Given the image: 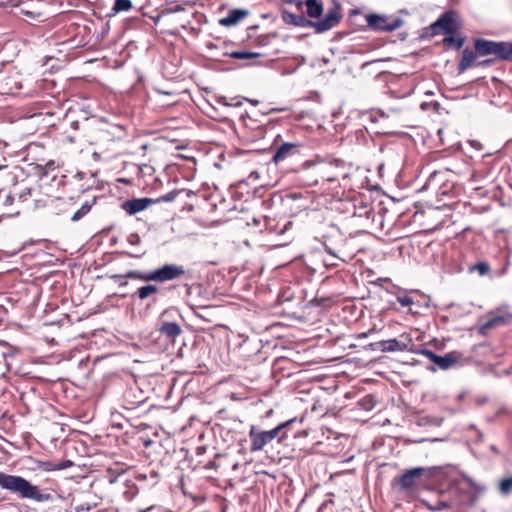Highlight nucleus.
Masks as SVG:
<instances>
[{"instance_id": "obj_1", "label": "nucleus", "mask_w": 512, "mask_h": 512, "mask_svg": "<svg viewBox=\"0 0 512 512\" xmlns=\"http://www.w3.org/2000/svg\"><path fill=\"white\" fill-rule=\"evenodd\" d=\"M36 187H29L28 180L24 178V172L19 166H4L0 168V207L5 209L0 214L4 215L19 214V211H13L10 207L15 198L18 202H28L27 194L37 193Z\"/></svg>"}, {"instance_id": "obj_2", "label": "nucleus", "mask_w": 512, "mask_h": 512, "mask_svg": "<svg viewBox=\"0 0 512 512\" xmlns=\"http://www.w3.org/2000/svg\"><path fill=\"white\" fill-rule=\"evenodd\" d=\"M185 269L183 266L175 265V264H165L162 267L142 272L137 270H129L125 274H112L109 275V278L114 280L119 286H126L128 283L126 278L137 279L144 282H167L175 279H179L185 275Z\"/></svg>"}, {"instance_id": "obj_3", "label": "nucleus", "mask_w": 512, "mask_h": 512, "mask_svg": "<svg viewBox=\"0 0 512 512\" xmlns=\"http://www.w3.org/2000/svg\"><path fill=\"white\" fill-rule=\"evenodd\" d=\"M0 487L17 494L22 499H30L35 502H48L53 499L50 493L40 490L38 486L33 485L27 479L1 471Z\"/></svg>"}, {"instance_id": "obj_4", "label": "nucleus", "mask_w": 512, "mask_h": 512, "mask_svg": "<svg viewBox=\"0 0 512 512\" xmlns=\"http://www.w3.org/2000/svg\"><path fill=\"white\" fill-rule=\"evenodd\" d=\"M342 19L341 7L335 5L328 9L322 20H311L302 15H294L290 13V24L311 27L316 33H324L336 27Z\"/></svg>"}, {"instance_id": "obj_5", "label": "nucleus", "mask_w": 512, "mask_h": 512, "mask_svg": "<svg viewBox=\"0 0 512 512\" xmlns=\"http://www.w3.org/2000/svg\"><path fill=\"white\" fill-rule=\"evenodd\" d=\"M338 175L335 169L325 162H314L303 171V175L298 177L299 185L310 187L313 185L324 184L325 182L337 181Z\"/></svg>"}, {"instance_id": "obj_6", "label": "nucleus", "mask_w": 512, "mask_h": 512, "mask_svg": "<svg viewBox=\"0 0 512 512\" xmlns=\"http://www.w3.org/2000/svg\"><path fill=\"white\" fill-rule=\"evenodd\" d=\"M462 28L457 12L448 10L442 13L439 18L425 29V35L434 37L440 34H455Z\"/></svg>"}, {"instance_id": "obj_7", "label": "nucleus", "mask_w": 512, "mask_h": 512, "mask_svg": "<svg viewBox=\"0 0 512 512\" xmlns=\"http://www.w3.org/2000/svg\"><path fill=\"white\" fill-rule=\"evenodd\" d=\"M185 13V8L181 5L169 4L159 12L154 22L158 24L159 21L166 20L168 23L176 25V27L186 28L190 24V21L184 16Z\"/></svg>"}, {"instance_id": "obj_8", "label": "nucleus", "mask_w": 512, "mask_h": 512, "mask_svg": "<svg viewBox=\"0 0 512 512\" xmlns=\"http://www.w3.org/2000/svg\"><path fill=\"white\" fill-rule=\"evenodd\" d=\"M43 147L39 144H30L27 148L26 160H31L30 165H34L35 172L38 176L44 177L49 171L56 169L55 161L52 159H46L44 157L37 158L36 154Z\"/></svg>"}, {"instance_id": "obj_9", "label": "nucleus", "mask_w": 512, "mask_h": 512, "mask_svg": "<svg viewBox=\"0 0 512 512\" xmlns=\"http://www.w3.org/2000/svg\"><path fill=\"white\" fill-rule=\"evenodd\" d=\"M318 321V315L312 316L311 308H306L303 311L302 315H297L296 313L290 314V329L293 331L290 332V337L298 338L296 332L298 330H304L308 332L309 328L314 326Z\"/></svg>"}, {"instance_id": "obj_10", "label": "nucleus", "mask_w": 512, "mask_h": 512, "mask_svg": "<svg viewBox=\"0 0 512 512\" xmlns=\"http://www.w3.org/2000/svg\"><path fill=\"white\" fill-rule=\"evenodd\" d=\"M382 352L409 351L416 352L415 344L408 334H402L400 339L379 341L374 344Z\"/></svg>"}, {"instance_id": "obj_11", "label": "nucleus", "mask_w": 512, "mask_h": 512, "mask_svg": "<svg viewBox=\"0 0 512 512\" xmlns=\"http://www.w3.org/2000/svg\"><path fill=\"white\" fill-rule=\"evenodd\" d=\"M288 425V422H285L281 426H278L270 431H258L255 427H252L249 432V437L251 440L250 451L255 452L261 450L268 442L277 437L279 430L282 427Z\"/></svg>"}, {"instance_id": "obj_12", "label": "nucleus", "mask_w": 512, "mask_h": 512, "mask_svg": "<svg viewBox=\"0 0 512 512\" xmlns=\"http://www.w3.org/2000/svg\"><path fill=\"white\" fill-rule=\"evenodd\" d=\"M314 162L304 159L300 154V150L297 146L290 143V174H293L292 181L299 185L298 177L303 175V171L313 165ZM291 181V178H290Z\"/></svg>"}, {"instance_id": "obj_13", "label": "nucleus", "mask_w": 512, "mask_h": 512, "mask_svg": "<svg viewBox=\"0 0 512 512\" xmlns=\"http://www.w3.org/2000/svg\"><path fill=\"white\" fill-rule=\"evenodd\" d=\"M368 26L374 30L379 31H394L401 27L402 20L399 18H392L389 16H381L376 14H370L366 17Z\"/></svg>"}, {"instance_id": "obj_14", "label": "nucleus", "mask_w": 512, "mask_h": 512, "mask_svg": "<svg viewBox=\"0 0 512 512\" xmlns=\"http://www.w3.org/2000/svg\"><path fill=\"white\" fill-rule=\"evenodd\" d=\"M119 132H122V128L116 125H110L106 128L99 129L97 131L95 140L92 143L95 145L108 147L110 143H114L122 139V136L118 135Z\"/></svg>"}, {"instance_id": "obj_15", "label": "nucleus", "mask_w": 512, "mask_h": 512, "mask_svg": "<svg viewBox=\"0 0 512 512\" xmlns=\"http://www.w3.org/2000/svg\"><path fill=\"white\" fill-rule=\"evenodd\" d=\"M94 202V200L91 203L86 201L80 207H76V203L71 200L62 201L60 204L64 207L63 213L68 214L71 221L77 222L90 212Z\"/></svg>"}, {"instance_id": "obj_16", "label": "nucleus", "mask_w": 512, "mask_h": 512, "mask_svg": "<svg viewBox=\"0 0 512 512\" xmlns=\"http://www.w3.org/2000/svg\"><path fill=\"white\" fill-rule=\"evenodd\" d=\"M29 187H36L37 193L27 194L28 202L27 205L32 209H39L48 206L51 202H53V196L49 195L42 191L41 186L37 183H31L28 181Z\"/></svg>"}, {"instance_id": "obj_17", "label": "nucleus", "mask_w": 512, "mask_h": 512, "mask_svg": "<svg viewBox=\"0 0 512 512\" xmlns=\"http://www.w3.org/2000/svg\"><path fill=\"white\" fill-rule=\"evenodd\" d=\"M424 472V468H412L405 471V473L396 478L395 481L400 485L402 490H411L417 485V482L423 476Z\"/></svg>"}, {"instance_id": "obj_18", "label": "nucleus", "mask_w": 512, "mask_h": 512, "mask_svg": "<svg viewBox=\"0 0 512 512\" xmlns=\"http://www.w3.org/2000/svg\"><path fill=\"white\" fill-rule=\"evenodd\" d=\"M313 203V197L309 191L302 192L290 191V211L296 210V213L306 211Z\"/></svg>"}, {"instance_id": "obj_19", "label": "nucleus", "mask_w": 512, "mask_h": 512, "mask_svg": "<svg viewBox=\"0 0 512 512\" xmlns=\"http://www.w3.org/2000/svg\"><path fill=\"white\" fill-rule=\"evenodd\" d=\"M295 3L298 6L305 5L306 15L311 19L322 20L324 8L321 2L318 0H290V4Z\"/></svg>"}, {"instance_id": "obj_20", "label": "nucleus", "mask_w": 512, "mask_h": 512, "mask_svg": "<svg viewBox=\"0 0 512 512\" xmlns=\"http://www.w3.org/2000/svg\"><path fill=\"white\" fill-rule=\"evenodd\" d=\"M154 200L151 198H134L123 202L122 209L129 215H134L147 209Z\"/></svg>"}, {"instance_id": "obj_21", "label": "nucleus", "mask_w": 512, "mask_h": 512, "mask_svg": "<svg viewBox=\"0 0 512 512\" xmlns=\"http://www.w3.org/2000/svg\"><path fill=\"white\" fill-rule=\"evenodd\" d=\"M290 362H293L299 366L314 363L313 351L308 348H303L302 351L296 350V347L290 346Z\"/></svg>"}, {"instance_id": "obj_22", "label": "nucleus", "mask_w": 512, "mask_h": 512, "mask_svg": "<svg viewBox=\"0 0 512 512\" xmlns=\"http://www.w3.org/2000/svg\"><path fill=\"white\" fill-rule=\"evenodd\" d=\"M249 14L246 9H232L227 16L219 20V24L224 27H231L239 23Z\"/></svg>"}, {"instance_id": "obj_23", "label": "nucleus", "mask_w": 512, "mask_h": 512, "mask_svg": "<svg viewBox=\"0 0 512 512\" xmlns=\"http://www.w3.org/2000/svg\"><path fill=\"white\" fill-rule=\"evenodd\" d=\"M461 359V354L457 351H452L444 356H437L435 364L441 370H448L456 365Z\"/></svg>"}, {"instance_id": "obj_24", "label": "nucleus", "mask_w": 512, "mask_h": 512, "mask_svg": "<svg viewBox=\"0 0 512 512\" xmlns=\"http://www.w3.org/2000/svg\"><path fill=\"white\" fill-rule=\"evenodd\" d=\"M158 331L167 339L174 341L181 333V326L176 322L163 321Z\"/></svg>"}, {"instance_id": "obj_25", "label": "nucleus", "mask_w": 512, "mask_h": 512, "mask_svg": "<svg viewBox=\"0 0 512 512\" xmlns=\"http://www.w3.org/2000/svg\"><path fill=\"white\" fill-rule=\"evenodd\" d=\"M466 38L456 32L455 34H445L441 44L446 49L460 50L465 44Z\"/></svg>"}, {"instance_id": "obj_26", "label": "nucleus", "mask_w": 512, "mask_h": 512, "mask_svg": "<svg viewBox=\"0 0 512 512\" xmlns=\"http://www.w3.org/2000/svg\"><path fill=\"white\" fill-rule=\"evenodd\" d=\"M194 195H195V193L192 190L176 189V190H172V191L160 196L159 198L154 200V203L171 202V201H174L177 197L190 198Z\"/></svg>"}, {"instance_id": "obj_27", "label": "nucleus", "mask_w": 512, "mask_h": 512, "mask_svg": "<svg viewBox=\"0 0 512 512\" xmlns=\"http://www.w3.org/2000/svg\"><path fill=\"white\" fill-rule=\"evenodd\" d=\"M478 53L470 48H465L462 51V58L458 64V71L460 73H463L468 68L472 67L474 65V62L476 60Z\"/></svg>"}, {"instance_id": "obj_28", "label": "nucleus", "mask_w": 512, "mask_h": 512, "mask_svg": "<svg viewBox=\"0 0 512 512\" xmlns=\"http://www.w3.org/2000/svg\"><path fill=\"white\" fill-rule=\"evenodd\" d=\"M496 42L484 39H477L474 43L475 50L480 56L495 54Z\"/></svg>"}, {"instance_id": "obj_29", "label": "nucleus", "mask_w": 512, "mask_h": 512, "mask_svg": "<svg viewBox=\"0 0 512 512\" xmlns=\"http://www.w3.org/2000/svg\"><path fill=\"white\" fill-rule=\"evenodd\" d=\"M159 292V287L153 284H147L145 286L139 287L132 297H136L141 301H144L153 295H156Z\"/></svg>"}, {"instance_id": "obj_30", "label": "nucleus", "mask_w": 512, "mask_h": 512, "mask_svg": "<svg viewBox=\"0 0 512 512\" xmlns=\"http://www.w3.org/2000/svg\"><path fill=\"white\" fill-rule=\"evenodd\" d=\"M494 55L500 59L512 61V43L496 42Z\"/></svg>"}, {"instance_id": "obj_31", "label": "nucleus", "mask_w": 512, "mask_h": 512, "mask_svg": "<svg viewBox=\"0 0 512 512\" xmlns=\"http://www.w3.org/2000/svg\"><path fill=\"white\" fill-rule=\"evenodd\" d=\"M225 55L238 60H251L258 58L261 54L247 50L226 52Z\"/></svg>"}, {"instance_id": "obj_32", "label": "nucleus", "mask_w": 512, "mask_h": 512, "mask_svg": "<svg viewBox=\"0 0 512 512\" xmlns=\"http://www.w3.org/2000/svg\"><path fill=\"white\" fill-rule=\"evenodd\" d=\"M470 272H477L480 276L488 275L490 272V265L485 261L475 263L469 268Z\"/></svg>"}, {"instance_id": "obj_33", "label": "nucleus", "mask_w": 512, "mask_h": 512, "mask_svg": "<svg viewBox=\"0 0 512 512\" xmlns=\"http://www.w3.org/2000/svg\"><path fill=\"white\" fill-rule=\"evenodd\" d=\"M131 9L132 2L130 0H115L112 8L114 13L129 11Z\"/></svg>"}, {"instance_id": "obj_34", "label": "nucleus", "mask_w": 512, "mask_h": 512, "mask_svg": "<svg viewBox=\"0 0 512 512\" xmlns=\"http://www.w3.org/2000/svg\"><path fill=\"white\" fill-rule=\"evenodd\" d=\"M288 156V142H284L280 145V147L277 149L276 153L273 156V161L275 163H279L280 161H283Z\"/></svg>"}, {"instance_id": "obj_35", "label": "nucleus", "mask_w": 512, "mask_h": 512, "mask_svg": "<svg viewBox=\"0 0 512 512\" xmlns=\"http://www.w3.org/2000/svg\"><path fill=\"white\" fill-rule=\"evenodd\" d=\"M354 213L353 215L354 216H358V217H366V218H370L372 212H373V209L370 205L368 204H364V203H361V205L357 208V207H354Z\"/></svg>"}, {"instance_id": "obj_36", "label": "nucleus", "mask_w": 512, "mask_h": 512, "mask_svg": "<svg viewBox=\"0 0 512 512\" xmlns=\"http://www.w3.org/2000/svg\"><path fill=\"white\" fill-rule=\"evenodd\" d=\"M504 323V318L502 316H496L489 320H487L481 327L482 330H490Z\"/></svg>"}, {"instance_id": "obj_37", "label": "nucleus", "mask_w": 512, "mask_h": 512, "mask_svg": "<svg viewBox=\"0 0 512 512\" xmlns=\"http://www.w3.org/2000/svg\"><path fill=\"white\" fill-rule=\"evenodd\" d=\"M499 490L504 495H508L512 492V476L500 481Z\"/></svg>"}, {"instance_id": "obj_38", "label": "nucleus", "mask_w": 512, "mask_h": 512, "mask_svg": "<svg viewBox=\"0 0 512 512\" xmlns=\"http://www.w3.org/2000/svg\"><path fill=\"white\" fill-rule=\"evenodd\" d=\"M425 505L431 511H441L451 507V505L445 501H437L435 504L425 502Z\"/></svg>"}, {"instance_id": "obj_39", "label": "nucleus", "mask_w": 512, "mask_h": 512, "mask_svg": "<svg viewBox=\"0 0 512 512\" xmlns=\"http://www.w3.org/2000/svg\"><path fill=\"white\" fill-rule=\"evenodd\" d=\"M417 354H421L425 357H427L431 362H433L435 364V361H436V358H437V354H435L433 351L431 350H428V349H416V352Z\"/></svg>"}, {"instance_id": "obj_40", "label": "nucleus", "mask_w": 512, "mask_h": 512, "mask_svg": "<svg viewBox=\"0 0 512 512\" xmlns=\"http://www.w3.org/2000/svg\"><path fill=\"white\" fill-rule=\"evenodd\" d=\"M308 408L306 407L304 409V413L301 414L300 418H299V422L302 423L304 421V418H305V413L307 412ZM298 421V416H293V417H290V420H289V423H290V432L291 431H294V425L295 423Z\"/></svg>"}, {"instance_id": "obj_41", "label": "nucleus", "mask_w": 512, "mask_h": 512, "mask_svg": "<svg viewBox=\"0 0 512 512\" xmlns=\"http://www.w3.org/2000/svg\"><path fill=\"white\" fill-rule=\"evenodd\" d=\"M308 434H309V431L307 428L301 430V431H295L294 432V439L295 441H298L300 440L301 438H307L308 437Z\"/></svg>"}, {"instance_id": "obj_42", "label": "nucleus", "mask_w": 512, "mask_h": 512, "mask_svg": "<svg viewBox=\"0 0 512 512\" xmlns=\"http://www.w3.org/2000/svg\"><path fill=\"white\" fill-rule=\"evenodd\" d=\"M285 362V358L284 357H279L275 360L274 362V372H278V371H281L284 367H283V363Z\"/></svg>"}, {"instance_id": "obj_43", "label": "nucleus", "mask_w": 512, "mask_h": 512, "mask_svg": "<svg viewBox=\"0 0 512 512\" xmlns=\"http://www.w3.org/2000/svg\"><path fill=\"white\" fill-rule=\"evenodd\" d=\"M46 465H47V467H46L47 470H61V469H64V468L70 466L71 462L67 461V463H60V464H57V465H55L53 467H50L49 463H46Z\"/></svg>"}, {"instance_id": "obj_44", "label": "nucleus", "mask_w": 512, "mask_h": 512, "mask_svg": "<svg viewBox=\"0 0 512 512\" xmlns=\"http://www.w3.org/2000/svg\"><path fill=\"white\" fill-rule=\"evenodd\" d=\"M293 445H294L293 451H295L296 447H298V449L300 451H304V450H307L309 448V446L313 445V442L309 441L308 443H305V444L294 443Z\"/></svg>"}, {"instance_id": "obj_45", "label": "nucleus", "mask_w": 512, "mask_h": 512, "mask_svg": "<svg viewBox=\"0 0 512 512\" xmlns=\"http://www.w3.org/2000/svg\"><path fill=\"white\" fill-rule=\"evenodd\" d=\"M302 402L303 401H302V399L300 397H295V398L292 399L290 404L292 405L293 408L299 409L300 406L302 405Z\"/></svg>"}, {"instance_id": "obj_46", "label": "nucleus", "mask_w": 512, "mask_h": 512, "mask_svg": "<svg viewBox=\"0 0 512 512\" xmlns=\"http://www.w3.org/2000/svg\"><path fill=\"white\" fill-rule=\"evenodd\" d=\"M63 142H68L70 144H73L76 142V138L74 136H66L64 139H63Z\"/></svg>"}, {"instance_id": "obj_47", "label": "nucleus", "mask_w": 512, "mask_h": 512, "mask_svg": "<svg viewBox=\"0 0 512 512\" xmlns=\"http://www.w3.org/2000/svg\"><path fill=\"white\" fill-rule=\"evenodd\" d=\"M282 18L285 22H288V11L287 10L282 11Z\"/></svg>"}, {"instance_id": "obj_48", "label": "nucleus", "mask_w": 512, "mask_h": 512, "mask_svg": "<svg viewBox=\"0 0 512 512\" xmlns=\"http://www.w3.org/2000/svg\"><path fill=\"white\" fill-rule=\"evenodd\" d=\"M287 229H288V222H285V223L282 225V228H281V230H280V233L285 232Z\"/></svg>"}, {"instance_id": "obj_49", "label": "nucleus", "mask_w": 512, "mask_h": 512, "mask_svg": "<svg viewBox=\"0 0 512 512\" xmlns=\"http://www.w3.org/2000/svg\"><path fill=\"white\" fill-rule=\"evenodd\" d=\"M325 250H326L328 253H330L331 255H333V256H337V254H336L333 250H331L328 246H325Z\"/></svg>"}, {"instance_id": "obj_50", "label": "nucleus", "mask_w": 512, "mask_h": 512, "mask_svg": "<svg viewBox=\"0 0 512 512\" xmlns=\"http://www.w3.org/2000/svg\"><path fill=\"white\" fill-rule=\"evenodd\" d=\"M137 512H151L150 511V506L145 508V509H139Z\"/></svg>"}, {"instance_id": "obj_51", "label": "nucleus", "mask_w": 512, "mask_h": 512, "mask_svg": "<svg viewBox=\"0 0 512 512\" xmlns=\"http://www.w3.org/2000/svg\"><path fill=\"white\" fill-rule=\"evenodd\" d=\"M328 503H333V501H332V500H329V501L324 502V503H323V505H322V507H326V506L328 505Z\"/></svg>"}, {"instance_id": "obj_52", "label": "nucleus", "mask_w": 512, "mask_h": 512, "mask_svg": "<svg viewBox=\"0 0 512 512\" xmlns=\"http://www.w3.org/2000/svg\"><path fill=\"white\" fill-rule=\"evenodd\" d=\"M277 111H283L284 109L283 108H280V109H276Z\"/></svg>"}, {"instance_id": "obj_53", "label": "nucleus", "mask_w": 512, "mask_h": 512, "mask_svg": "<svg viewBox=\"0 0 512 512\" xmlns=\"http://www.w3.org/2000/svg\"><path fill=\"white\" fill-rule=\"evenodd\" d=\"M281 1H282V2H284V3H287V2H288V0H281Z\"/></svg>"}]
</instances>
